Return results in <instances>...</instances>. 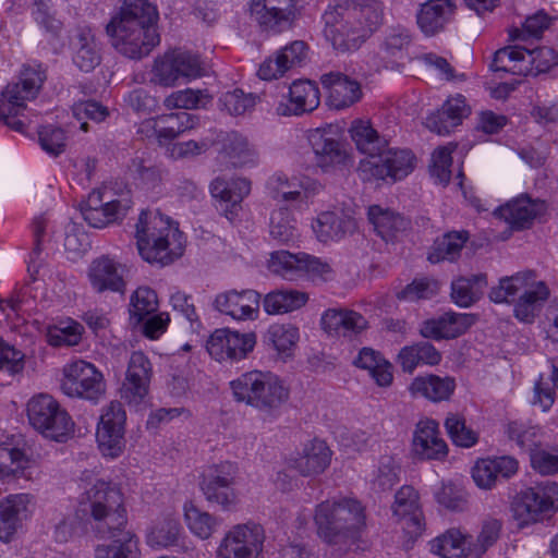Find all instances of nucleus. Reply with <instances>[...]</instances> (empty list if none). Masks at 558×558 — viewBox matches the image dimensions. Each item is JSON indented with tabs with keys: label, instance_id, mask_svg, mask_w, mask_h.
Masks as SVG:
<instances>
[{
	"label": "nucleus",
	"instance_id": "1",
	"mask_svg": "<svg viewBox=\"0 0 558 558\" xmlns=\"http://www.w3.org/2000/svg\"><path fill=\"white\" fill-rule=\"evenodd\" d=\"M324 36L339 53L359 50L383 23L378 0H337L323 14Z\"/></svg>",
	"mask_w": 558,
	"mask_h": 558
},
{
	"label": "nucleus",
	"instance_id": "2",
	"mask_svg": "<svg viewBox=\"0 0 558 558\" xmlns=\"http://www.w3.org/2000/svg\"><path fill=\"white\" fill-rule=\"evenodd\" d=\"M157 10L148 0H124L120 12L106 26L112 47L129 59H142L159 44L154 27Z\"/></svg>",
	"mask_w": 558,
	"mask_h": 558
},
{
	"label": "nucleus",
	"instance_id": "3",
	"mask_svg": "<svg viewBox=\"0 0 558 558\" xmlns=\"http://www.w3.org/2000/svg\"><path fill=\"white\" fill-rule=\"evenodd\" d=\"M183 234L169 217L159 211L142 210L136 223V245L142 258L163 267L180 258L184 252Z\"/></svg>",
	"mask_w": 558,
	"mask_h": 558
},
{
	"label": "nucleus",
	"instance_id": "4",
	"mask_svg": "<svg viewBox=\"0 0 558 558\" xmlns=\"http://www.w3.org/2000/svg\"><path fill=\"white\" fill-rule=\"evenodd\" d=\"M549 294L547 284L536 281L533 270H525L500 278L498 286L490 289L488 298L494 303L513 302V316L521 323L532 324Z\"/></svg>",
	"mask_w": 558,
	"mask_h": 558
},
{
	"label": "nucleus",
	"instance_id": "5",
	"mask_svg": "<svg viewBox=\"0 0 558 558\" xmlns=\"http://www.w3.org/2000/svg\"><path fill=\"white\" fill-rule=\"evenodd\" d=\"M84 530L98 538L110 539L109 544L98 545L95 558H137L138 538L126 529L128 513L123 506L94 515L77 518Z\"/></svg>",
	"mask_w": 558,
	"mask_h": 558
},
{
	"label": "nucleus",
	"instance_id": "6",
	"mask_svg": "<svg viewBox=\"0 0 558 558\" xmlns=\"http://www.w3.org/2000/svg\"><path fill=\"white\" fill-rule=\"evenodd\" d=\"M234 400L244 402L267 417H277L290 396L289 388L270 372L251 371L230 383Z\"/></svg>",
	"mask_w": 558,
	"mask_h": 558
},
{
	"label": "nucleus",
	"instance_id": "7",
	"mask_svg": "<svg viewBox=\"0 0 558 558\" xmlns=\"http://www.w3.org/2000/svg\"><path fill=\"white\" fill-rule=\"evenodd\" d=\"M318 536L327 544L337 545L357 537L365 526V513L361 502L343 498L323 501L315 510Z\"/></svg>",
	"mask_w": 558,
	"mask_h": 558
},
{
	"label": "nucleus",
	"instance_id": "8",
	"mask_svg": "<svg viewBox=\"0 0 558 558\" xmlns=\"http://www.w3.org/2000/svg\"><path fill=\"white\" fill-rule=\"evenodd\" d=\"M45 80L41 65H24L19 82L8 84L1 93L0 121L10 129L24 133L25 124L16 118L26 108L25 101L37 96Z\"/></svg>",
	"mask_w": 558,
	"mask_h": 558
},
{
	"label": "nucleus",
	"instance_id": "9",
	"mask_svg": "<svg viewBox=\"0 0 558 558\" xmlns=\"http://www.w3.org/2000/svg\"><path fill=\"white\" fill-rule=\"evenodd\" d=\"M29 424L44 437L63 442L74 432V422L59 402L49 395L33 397L27 403Z\"/></svg>",
	"mask_w": 558,
	"mask_h": 558
},
{
	"label": "nucleus",
	"instance_id": "10",
	"mask_svg": "<svg viewBox=\"0 0 558 558\" xmlns=\"http://www.w3.org/2000/svg\"><path fill=\"white\" fill-rule=\"evenodd\" d=\"M558 509V484L551 481L537 483L521 490L511 504L513 518L519 526L542 521Z\"/></svg>",
	"mask_w": 558,
	"mask_h": 558
},
{
	"label": "nucleus",
	"instance_id": "11",
	"mask_svg": "<svg viewBox=\"0 0 558 558\" xmlns=\"http://www.w3.org/2000/svg\"><path fill=\"white\" fill-rule=\"evenodd\" d=\"M415 167V156L409 149L388 148L378 156L360 161L357 173L363 181L390 180L397 182L408 177Z\"/></svg>",
	"mask_w": 558,
	"mask_h": 558
},
{
	"label": "nucleus",
	"instance_id": "12",
	"mask_svg": "<svg viewBox=\"0 0 558 558\" xmlns=\"http://www.w3.org/2000/svg\"><path fill=\"white\" fill-rule=\"evenodd\" d=\"M132 204L130 191L122 192L117 198H111L110 191L94 190L85 201L80 203V210L90 227L100 229L121 221Z\"/></svg>",
	"mask_w": 558,
	"mask_h": 558
},
{
	"label": "nucleus",
	"instance_id": "13",
	"mask_svg": "<svg viewBox=\"0 0 558 558\" xmlns=\"http://www.w3.org/2000/svg\"><path fill=\"white\" fill-rule=\"evenodd\" d=\"M265 542L264 527L253 521L232 526L221 539L216 558H257Z\"/></svg>",
	"mask_w": 558,
	"mask_h": 558
},
{
	"label": "nucleus",
	"instance_id": "14",
	"mask_svg": "<svg viewBox=\"0 0 558 558\" xmlns=\"http://www.w3.org/2000/svg\"><path fill=\"white\" fill-rule=\"evenodd\" d=\"M151 82L170 87L202 75L199 57L190 51L173 50L155 60Z\"/></svg>",
	"mask_w": 558,
	"mask_h": 558
},
{
	"label": "nucleus",
	"instance_id": "15",
	"mask_svg": "<svg viewBox=\"0 0 558 558\" xmlns=\"http://www.w3.org/2000/svg\"><path fill=\"white\" fill-rule=\"evenodd\" d=\"M61 390L69 397L96 401L105 393L102 374L90 363L74 361L63 367Z\"/></svg>",
	"mask_w": 558,
	"mask_h": 558
},
{
	"label": "nucleus",
	"instance_id": "16",
	"mask_svg": "<svg viewBox=\"0 0 558 558\" xmlns=\"http://www.w3.org/2000/svg\"><path fill=\"white\" fill-rule=\"evenodd\" d=\"M298 0H251V15L264 32L280 34L293 28L300 16Z\"/></svg>",
	"mask_w": 558,
	"mask_h": 558
},
{
	"label": "nucleus",
	"instance_id": "17",
	"mask_svg": "<svg viewBox=\"0 0 558 558\" xmlns=\"http://www.w3.org/2000/svg\"><path fill=\"white\" fill-rule=\"evenodd\" d=\"M269 269L288 280L303 274L327 280L328 275L332 272L329 264L318 257L303 252L293 254L283 250L270 254Z\"/></svg>",
	"mask_w": 558,
	"mask_h": 558
},
{
	"label": "nucleus",
	"instance_id": "18",
	"mask_svg": "<svg viewBox=\"0 0 558 558\" xmlns=\"http://www.w3.org/2000/svg\"><path fill=\"white\" fill-rule=\"evenodd\" d=\"M256 344L255 332L241 333L230 328L216 329L206 342V349L218 362L245 359Z\"/></svg>",
	"mask_w": 558,
	"mask_h": 558
},
{
	"label": "nucleus",
	"instance_id": "19",
	"mask_svg": "<svg viewBox=\"0 0 558 558\" xmlns=\"http://www.w3.org/2000/svg\"><path fill=\"white\" fill-rule=\"evenodd\" d=\"M125 421L126 413L118 401H112L100 416L96 438L98 447L105 456L116 458L122 452L125 445Z\"/></svg>",
	"mask_w": 558,
	"mask_h": 558
},
{
	"label": "nucleus",
	"instance_id": "20",
	"mask_svg": "<svg viewBox=\"0 0 558 558\" xmlns=\"http://www.w3.org/2000/svg\"><path fill=\"white\" fill-rule=\"evenodd\" d=\"M547 211V204L539 198H532L529 194L518 197L499 206L495 215L505 220L512 231L531 229L536 219H541Z\"/></svg>",
	"mask_w": 558,
	"mask_h": 558
},
{
	"label": "nucleus",
	"instance_id": "21",
	"mask_svg": "<svg viewBox=\"0 0 558 558\" xmlns=\"http://www.w3.org/2000/svg\"><path fill=\"white\" fill-rule=\"evenodd\" d=\"M260 298L262 294L253 289H230L215 296L213 307L236 320H254L258 316Z\"/></svg>",
	"mask_w": 558,
	"mask_h": 558
},
{
	"label": "nucleus",
	"instance_id": "22",
	"mask_svg": "<svg viewBox=\"0 0 558 558\" xmlns=\"http://www.w3.org/2000/svg\"><path fill=\"white\" fill-rule=\"evenodd\" d=\"M151 375V363L148 357L141 351L133 352L120 389L121 398L130 404H140L148 395Z\"/></svg>",
	"mask_w": 558,
	"mask_h": 558
},
{
	"label": "nucleus",
	"instance_id": "23",
	"mask_svg": "<svg viewBox=\"0 0 558 558\" xmlns=\"http://www.w3.org/2000/svg\"><path fill=\"white\" fill-rule=\"evenodd\" d=\"M251 182L244 178L227 181L216 178L210 183V193L215 198L217 211L229 221H233L241 209V202L250 194Z\"/></svg>",
	"mask_w": 558,
	"mask_h": 558
},
{
	"label": "nucleus",
	"instance_id": "24",
	"mask_svg": "<svg viewBox=\"0 0 558 558\" xmlns=\"http://www.w3.org/2000/svg\"><path fill=\"white\" fill-rule=\"evenodd\" d=\"M123 505V496L119 488L108 482L97 480L90 487L85 488L75 511V519L98 514Z\"/></svg>",
	"mask_w": 558,
	"mask_h": 558
},
{
	"label": "nucleus",
	"instance_id": "25",
	"mask_svg": "<svg viewBox=\"0 0 558 558\" xmlns=\"http://www.w3.org/2000/svg\"><path fill=\"white\" fill-rule=\"evenodd\" d=\"M392 511L402 520V529L412 541L422 535L425 521L418 506V494L412 486L404 485L396 493Z\"/></svg>",
	"mask_w": 558,
	"mask_h": 558
},
{
	"label": "nucleus",
	"instance_id": "26",
	"mask_svg": "<svg viewBox=\"0 0 558 558\" xmlns=\"http://www.w3.org/2000/svg\"><path fill=\"white\" fill-rule=\"evenodd\" d=\"M32 497L28 494L9 495L0 500V539L12 541L23 521L32 513Z\"/></svg>",
	"mask_w": 558,
	"mask_h": 558
},
{
	"label": "nucleus",
	"instance_id": "27",
	"mask_svg": "<svg viewBox=\"0 0 558 558\" xmlns=\"http://www.w3.org/2000/svg\"><path fill=\"white\" fill-rule=\"evenodd\" d=\"M310 142L316 155L317 165L324 171L351 165L352 160L345 145L341 141L329 136V132L316 130L311 135Z\"/></svg>",
	"mask_w": 558,
	"mask_h": 558
},
{
	"label": "nucleus",
	"instance_id": "28",
	"mask_svg": "<svg viewBox=\"0 0 558 558\" xmlns=\"http://www.w3.org/2000/svg\"><path fill=\"white\" fill-rule=\"evenodd\" d=\"M322 328L329 335L352 339L368 328L367 319L349 308H328L320 319Z\"/></svg>",
	"mask_w": 558,
	"mask_h": 558
},
{
	"label": "nucleus",
	"instance_id": "29",
	"mask_svg": "<svg viewBox=\"0 0 558 558\" xmlns=\"http://www.w3.org/2000/svg\"><path fill=\"white\" fill-rule=\"evenodd\" d=\"M320 102V94L315 82L296 80L289 87V102L277 107L279 116H301L314 111Z\"/></svg>",
	"mask_w": 558,
	"mask_h": 558
},
{
	"label": "nucleus",
	"instance_id": "30",
	"mask_svg": "<svg viewBox=\"0 0 558 558\" xmlns=\"http://www.w3.org/2000/svg\"><path fill=\"white\" fill-rule=\"evenodd\" d=\"M322 85L328 89V105L337 110L348 108L362 97L361 84L341 72L325 73Z\"/></svg>",
	"mask_w": 558,
	"mask_h": 558
},
{
	"label": "nucleus",
	"instance_id": "31",
	"mask_svg": "<svg viewBox=\"0 0 558 558\" xmlns=\"http://www.w3.org/2000/svg\"><path fill=\"white\" fill-rule=\"evenodd\" d=\"M413 452L423 460H441L448 454V447L439 437L438 423L434 420L420 421L416 425Z\"/></svg>",
	"mask_w": 558,
	"mask_h": 558
},
{
	"label": "nucleus",
	"instance_id": "32",
	"mask_svg": "<svg viewBox=\"0 0 558 558\" xmlns=\"http://www.w3.org/2000/svg\"><path fill=\"white\" fill-rule=\"evenodd\" d=\"M470 114V107L462 95L446 100L440 109L426 118L425 125L438 135L449 134L462 120Z\"/></svg>",
	"mask_w": 558,
	"mask_h": 558
},
{
	"label": "nucleus",
	"instance_id": "33",
	"mask_svg": "<svg viewBox=\"0 0 558 558\" xmlns=\"http://www.w3.org/2000/svg\"><path fill=\"white\" fill-rule=\"evenodd\" d=\"M88 278L97 293L105 291L124 292L123 267L108 256H101L92 262Z\"/></svg>",
	"mask_w": 558,
	"mask_h": 558
},
{
	"label": "nucleus",
	"instance_id": "34",
	"mask_svg": "<svg viewBox=\"0 0 558 558\" xmlns=\"http://www.w3.org/2000/svg\"><path fill=\"white\" fill-rule=\"evenodd\" d=\"M456 9L453 0H428L416 14L417 25L426 36H434L452 21Z\"/></svg>",
	"mask_w": 558,
	"mask_h": 558
},
{
	"label": "nucleus",
	"instance_id": "35",
	"mask_svg": "<svg viewBox=\"0 0 558 558\" xmlns=\"http://www.w3.org/2000/svg\"><path fill=\"white\" fill-rule=\"evenodd\" d=\"M146 543L154 549L183 547V529L178 518L165 515L148 529Z\"/></svg>",
	"mask_w": 558,
	"mask_h": 558
},
{
	"label": "nucleus",
	"instance_id": "36",
	"mask_svg": "<svg viewBox=\"0 0 558 558\" xmlns=\"http://www.w3.org/2000/svg\"><path fill=\"white\" fill-rule=\"evenodd\" d=\"M73 63L85 73L94 71L101 62L100 49L89 27H80L73 40Z\"/></svg>",
	"mask_w": 558,
	"mask_h": 558
},
{
	"label": "nucleus",
	"instance_id": "37",
	"mask_svg": "<svg viewBox=\"0 0 558 558\" xmlns=\"http://www.w3.org/2000/svg\"><path fill=\"white\" fill-rule=\"evenodd\" d=\"M410 391L413 396H421L433 402H441L449 400L456 389V380L453 377H440L429 374L415 377L411 385Z\"/></svg>",
	"mask_w": 558,
	"mask_h": 558
},
{
	"label": "nucleus",
	"instance_id": "38",
	"mask_svg": "<svg viewBox=\"0 0 558 558\" xmlns=\"http://www.w3.org/2000/svg\"><path fill=\"white\" fill-rule=\"evenodd\" d=\"M308 294L295 289H276L260 298L263 308L268 315H282L303 307Z\"/></svg>",
	"mask_w": 558,
	"mask_h": 558
},
{
	"label": "nucleus",
	"instance_id": "39",
	"mask_svg": "<svg viewBox=\"0 0 558 558\" xmlns=\"http://www.w3.org/2000/svg\"><path fill=\"white\" fill-rule=\"evenodd\" d=\"M367 218L377 234L385 241L390 240L397 232L405 231L411 227L410 219L379 205L368 207Z\"/></svg>",
	"mask_w": 558,
	"mask_h": 558
},
{
	"label": "nucleus",
	"instance_id": "40",
	"mask_svg": "<svg viewBox=\"0 0 558 558\" xmlns=\"http://www.w3.org/2000/svg\"><path fill=\"white\" fill-rule=\"evenodd\" d=\"M487 284L486 274L461 276L451 282L450 296L454 304L466 308L482 299Z\"/></svg>",
	"mask_w": 558,
	"mask_h": 558
},
{
	"label": "nucleus",
	"instance_id": "41",
	"mask_svg": "<svg viewBox=\"0 0 558 558\" xmlns=\"http://www.w3.org/2000/svg\"><path fill=\"white\" fill-rule=\"evenodd\" d=\"M504 434L522 452L530 454L542 445V430L525 420H509L504 424Z\"/></svg>",
	"mask_w": 558,
	"mask_h": 558
},
{
	"label": "nucleus",
	"instance_id": "42",
	"mask_svg": "<svg viewBox=\"0 0 558 558\" xmlns=\"http://www.w3.org/2000/svg\"><path fill=\"white\" fill-rule=\"evenodd\" d=\"M198 120L197 116L186 111L163 114L155 122L154 132L160 144H168L181 133L193 129Z\"/></svg>",
	"mask_w": 558,
	"mask_h": 558
},
{
	"label": "nucleus",
	"instance_id": "43",
	"mask_svg": "<svg viewBox=\"0 0 558 558\" xmlns=\"http://www.w3.org/2000/svg\"><path fill=\"white\" fill-rule=\"evenodd\" d=\"M353 364L359 368L366 369L379 387H389L392 384V365L380 352L372 348H363Z\"/></svg>",
	"mask_w": 558,
	"mask_h": 558
},
{
	"label": "nucleus",
	"instance_id": "44",
	"mask_svg": "<svg viewBox=\"0 0 558 558\" xmlns=\"http://www.w3.org/2000/svg\"><path fill=\"white\" fill-rule=\"evenodd\" d=\"M313 229L320 242L338 241L355 229V220L351 217L325 211L319 214Z\"/></svg>",
	"mask_w": 558,
	"mask_h": 558
},
{
	"label": "nucleus",
	"instance_id": "45",
	"mask_svg": "<svg viewBox=\"0 0 558 558\" xmlns=\"http://www.w3.org/2000/svg\"><path fill=\"white\" fill-rule=\"evenodd\" d=\"M411 44V35L404 28H393L384 38L380 45V53L387 60L386 68L398 69L400 61L407 59L408 48Z\"/></svg>",
	"mask_w": 558,
	"mask_h": 558
},
{
	"label": "nucleus",
	"instance_id": "46",
	"mask_svg": "<svg viewBox=\"0 0 558 558\" xmlns=\"http://www.w3.org/2000/svg\"><path fill=\"white\" fill-rule=\"evenodd\" d=\"M468 240L469 232L465 230L447 232L435 240L427 259L433 264L441 260L453 262L460 256Z\"/></svg>",
	"mask_w": 558,
	"mask_h": 558
},
{
	"label": "nucleus",
	"instance_id": "47",
	"mask_svg": "<svg viewBox=\"0 0 558 558\" xmlns=\"http://www.w3.org/2000/svg\"><path fill=\"white\" fill-rule=\"evenodd\" d=\"M331 451L322 440H315L304 449V454L294 462V468L303 476L319 474L329 465Z\"/></svg>",
	"mask_w": 558,
	"mask_h": 558
},
{
	"label": "nucleus",
	"instance_id": "48",
	"mask_svg": "<svg viewBox=\"0 0 558 558\" xmlns=\"http://www.w3.org/2000/svg\"><path fill=\"white\" fill-rule=\"evenodd\" d=\"M351 137L356 148L367 155L366 158L378 156L385 150L387 142L380 137L378 132L373 129L369 122L355 120L350 129Z\"/></svg>",
	"mask_w": 558,
	"mask_h": 558
},
{
	"label": "nucleus",
	"instance_id": "49",
	"mask_svg": "<svg viewBox=\"0 0 558 558\" xmlns=\"http://www.w3.org/2000/svg\"><path fill=\"white\" fill-rule=\"evenodd\" d=\"M299 337L298 327L290 324H274L265 332L263 341L267 348L290 356Z\"/></svg>",
	"mask_w": 558,
	"mask_h": 558
},
{
	"label": "nucleus",
	"instance_id": "50",
	"mask_svg": "<svg viewBox=\"0 0 558 558\" xmlns=\"http://www.w3.org/2000/svg\"><path fill=\"white\" fill-rule=\"evenodd\" d=\"M84 327L78 322L68 318L47 327V342L52 347H74L82 341Z\"/></svg>",
	"mask_w": 558,
	"mask_h": 558
},
{
	"label": "nucleus",
	"instance_id": "51",
	"mask_svg": "<svg viewBox=\"0 0 558 558\" xmlns=\"http://www.w3.org/2000/svg\"><path fill=\"white\" fill-rule=\"evenodd\" d=\"M158 310L159 302L156 291L149 287H138L131 295L129 324H137Z\"/></svg>",
	"mask_w": 558,
	"mask_h": 558
},
{
	"label": "nucleus",
	"instance_id": "52",
	"mask_svg": "<svg viewBox=\"0 0 558 558\" xmlns=\"http://www.w3.org/2000/svg\"><path fill=\"white\" fill-rule=\"evenodd\" d=\"M466 544V537L459 530L451 529L432 541L430 551L441 558H465Z\"/></svg>",
	"mask_w": 558,
	"mask_h": 558
},
{
	"label": "nucleus",
	"instance_id": "53",
	"mask_svg": "<svg viewBox=\"0 0 558 558\" xmlns=\"http://www.w3.org/2000/svg\"><path fill=\"white\" fill-rule=\"evenodd\" d=\"M269 233L280 244L293 242L298 236L295 220L289 208L280 207L271 213Z\"/></svg>",
	"mask_w": 558,
	"mask_h": 558
},
{
	"label": "nucleus",
	"instance_id": "54",
	"mask_svg": "<svg viewBox=\"0 0 558 558\" xmlns=\"http://www.w3.org/2000/svg\"><path fill=\"white\" fill-rule=\"evenodd\" d=\"M29 460L19 448L0 445V477H21L25 475Z\"/></svg>",
	"mask_w": 558,
	"mask_h": 558
},
{
	"label": "nucleus",
	"instance_id": "55",
	"mask_svg": "<svg viewBox=\"0 0 558 558\" xmlns=\"http://www.w3.org/2000/svg\"><path fill=\"white\" fill-rule=\"evenodd\" d=\"M236 474V464L230 461H223L207 468L202 475L201 483H204L208 492H211L214 485H218L222 488L233 487Z\"/></svg>",
	"mask_w": 558,
	"mask_h": 558
},
{
	"label": "nucleus",
	"instance_id": "56",
	"mask_svg": "<svg viewBox=\"0 0 558 558\" xmlns=\"http://www.w3.org/2000/svg\"><path fill=\"white\" fill-rule=\"evenodd\" d=\"M184 517L192 533L207 539L215 532L218 521L208 512H204L194 505L184 506Z\"/></svg>",
	"mask_w": 558,
	"mask_h": 558
},
{
	"label": "nucleus",
	"instance_id": "57",
	"mask_svg": "<svg viewBox=\"0 0 558 558\" xmlns=\"http://www.w3.org/2000/svg\"><path fill=\"white\" fill-rule=\"evenodd\" d=\"M445 427L452 442L459 447L470 448L477 442V434L466 426L465 418L458 413L448 414Z\"/></svg>",
	"mask_w": 558,
	"mask_h": 558
},
{
	"label": "nucleus",
	"instance_id": "58",
	"mask_svg": "<svg viewBox=\"0 0 558 558\" xmlns=\"http://www.w3.org/2000/svg\"><path fill=\"white\" fill-rule=\"evenodd\" d=\"M211 101V96L205 90H194L186 88L183 90L173 92L166 97L163 104L168 109L182 108V109H198L205 108Z\"/></svg>",
	"mask_w": 558,
	"mask_h": 558
},
{
	"label": "nucleus",
	"instance_id": "59",
	"mask_svg": "<svg viewBox=\"0 0 558 558\" xmlns=\"http://www.w3.org/2000/svg\"><path fill=\"white\" fill-rule=\"evenodd\" d=\"M129 170L145 189H154L161 181V171L150 158L136 156L131 160Z\"/></svg>",
	"mask_w": 558,
	"mask_h": 558
},
{
	"label": "nucleus",
	"instance_id": "60",
	"mask_svg": "<svg viewBox=\"0 0 558 558\" xmlns=\"http://www.w3.org/2000/svg\"><path fill=\"white\" fill-rule=\"evenodd\" d=\"M439 291L437 280L423 277L415 278L411 283L407 284L397 293L398 300L401 301H418L434 298Z\"/></svg>",
	"mask_w": 558,
	"mask_h": 558
},
{
	"label": "nucleus",
	"instance_id": "61",
	"mask_svg": "<svg viewBox=\"0 0 558 558\" xmlns=\"http://www.w3.org/2000/svg\"><path fill=\"white\" fill-rule=\"evenodd\" d=\"M169 323V314L157 311L141 319L140 323L129 324V326L133 332H138L150 340H156L166 332Z\"/></svg>",
	"mask_w": 558,
	"mask_h": 558
},
{
	"label": "nucleus",
	"instance_id": "62",
	"mask_svg": "<svg viewBox=\"0 0 558 558\" xmlns=\"http://www.w3.org/2000/svg\"><path fill=\"white\" fill-rule=\"evenodd\" d=\"M256 98L253 94H245L242 89L235 88L223 93L218 102L220 108L227 110L229 114L240 116L255 106Z\"/></svg>",
	"mask_w": 558,
	"mask_h": 558
},
{
	"label": "nucleus",
	"instance_id": "63",
	"mask_svg": "<svg viewBox=\"0 0 558 558\" xmlns=\"http://www.w3.org/2000/svg\"><path fill=\"white\" fill-rule=\"evenodd\" d=\"M40 147L49 155L58 157L65 150L66 135L63 129L56 125H44L38 129Z\"/></svg>",
	"mask_w": 558,
	"mask_h": 558
},
{
	"label": "nucleus",
	"instance_id": "64",
	"mask_svg": "<svg viewBox=\"0 0 558 558\" xmlns=\"http://www.w3.org/2000/svg\"><path fill=\"white\" fill-rule=\"evenodd\" d=\"M308 46L303 40H294L277 51L276 64L287 71L301 66L307 58Z\"/></svg>",
	"mask_w": 558,
	"mask_h": 558
}]
</instances>
